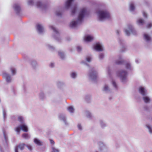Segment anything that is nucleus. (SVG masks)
I'll list each match as a JSON object with an SVG mask.
<instances>
[{
	"label": "nucleus",
	"instance_id": "obj_62",
	"mask_svg": "<svg viewBox=\"0 0 152 152\" xmlns=\"http://www.w3.org/2000/svg\"><path fill=\"white\" fill-rule=\"evenodd\" d=\"M66 40L68 41H69L71 40V38L69 37H66Z\"/></svg>",
	"mask_w": 152,
	"mask_h": 152
},
{
	"label": "nucleus",
	"instance_id": "obj_28",
	"mask_svg": "<svg viewBox=\"0 0 152 152\" xmlns=\"http://www.w3.org/2000/svg\"><path fill=\"white\" fill-rule=\"evenodd\" d=\"M74 0H67L65 4V8L68 9L71 6L72 2Z\"/></svg>",
	"mask_w": 152,
	"mask_h": 152
},
{
	"label": "nucleus",
	"instance_id": "obj_35",
	"mask_svg": "<svg viewBox=\"0 0 152 152\" xmlns=\"http://www.w3.org/2000/svg\"><path fill=\"white\" fill-rule=\"evenodd\" d=\"M145 126L148 129L149 133L152 134V126L150 124H146Z\"/></svg>",
	"mask_w": 152,
	"mask_h": 152
},
{
	"label": "nucleus",
	"instance_id": "obj_8",
	"mask_svg": "<svg viewBox=\"0 0 152 152\" xmlns=\"http://www.w3.org/2000/svg\"><path fill=\"white\" fill-rule=\"evenodd\" d=\"M12 7L16 14L18 15H20L22 11V9L20 5L18 3H15L13 5Z\"/></svg>",
	"mask_w": 152,
	"mask_h": 152
},
{
	"label": "nucleus",
	"instance_id": "obj_47",
	"mask_svg": "<svg viewBox=\"0 0 152 152\" xmlns=\"http://www.w3.org/2000/svg\"><path fill=\"white\" fill-rule=\"evenodd\" d=\"M3 116L4 119L5 120V118H6V111L4 109L3 110Z\"/></svg>",
	"mask_w": 152,
	"mask_h": 152
},
{
	"label": "nucleus",
	"instance_id": "obj_5",
	"mask_svg": "<svg viewBox=\"0 0 152 152\" xmlns=\"http://www.w3.org/2000/svg\"><path fill=\"white\" fill-rule=\"evenodd\" d=\"M124 31L126 35L127 36H129L131 33L134 35H137V31L134 28L133 26L130 24L127 25V28L124 29Z\"/></svg>",
	"mask_w": 152,
	"mask_h": 152
},
{
	"label": "nucleus",
	"instance_id": "obj_49",
	"mask_svg": "<svg viewBox=\"0 0 152 152\" xmlns=\"http://www.w3.org/2000/svg\"><path fill=\"white\" fill-rule=\"evenodd\" d=\"M56 15L58 16L61 17L62 16L61 13L60 11H56Z\"/></svg>",
	"mask_w": 152,
	"mask_h": 152
},
{
	"label": "nucleus",
	"instance_id": "obj_54",
	"mask_svg": "<svg viewBox=\"0 0 152 152\" xmlns=\"http://www.w3.org/2000/svg\"><path fill=\"white\" fill-rule=\"evenodd\" d=\"M77 50L79 52H80L82 50V48L80 46H78L77 47Z\"/></svg>",
	"mask_w": 152,
	"mask_h": 152
},
{
	"label": "nucleus",
	"instance_id": "obj_13",
	"mask_svg": "<svg viewBox=\"0 0 152 152\" xmlns=\"http://www.w3.org/2000/svg\"><path fill=\"white\" fill-rule=\"evenodd\" d=\"M142 99L144 103L146 104H149L151 101V98L148 94L142 96Z\"/></svg>",
	"mask_w": 152,
	"mask_h": 152
},
{
	"label": "nucleus",
	"instance_id": "obj_34",
	"mask_svg": "<svg viewBox=\"0 0 152 152\" xmlns=\"http://www.w3.org/2000/svg\"><path fill=\"white\" fill-rule=\"evenodd\" d=\"M18 120L21 123V124H25L24 119L22 116H19L18 118Z\"/></svg>",
	"mask_w": 152,
	"mask_h": 152
},
{
	"label": "nucleus",
	"instance_id": "obj_43",
	"mask_svg": "<svg viewBox=\"0 0 152 152\" xmlns=\"http://www.w3.org/2000/svg\"><path fill=\"white\" fill-rule=\"evenodd\" d=\"M22 136L23 138L25 139H28L30 138V136L27 133H23Z\"/></svg>",
	"mask_w": 152,
	"mask_h": 152
},
{
	"label": "nucleus",
	"instance_id": "obj_39",
	"mask_svg": "<svg viewBox=\"0 0 152 152\" xmlns=\"http://www.w3.org/2000/svg\"><path fill=\"white\" fill-rule=\"evenodd\" d=\"M86 116L87 118L90 119L91 118L93 117L91 114L90 112L88 111L86 112Z\"/></svg>",
	"mask_w": 152,
	"mask_h": 152
},
{
	"label": "nucleus",
	"instance_id": "obj_30",
	"mask_svg": "<svg viewBox=\"0 0 152 152\" xmlns=\"http://www.w3.org/2000/svg\"><path fill=\"white\" fill-rule=\"evenodd\" d=\"M58 54L61 60H64L65 59V56L64 52L61 51H59L58 52Z\"/></svg>",
	"mask_w": 152,
	"mask_h": 152
},
{
	"label": "nucleus",
	"instance_id": "obj_42",
	"mask_svg": "<svg viewBox=\"0 0 152 152\" xmlns=\"http://www.w3.org/2000/svg\"><path fill=\"white\" fill-rule=\"evenodd\" d=\"M104 57V53H100L99 55V60H102L103 59Z\"/></svg>",
	"mask_w": 152,
	"mask_h": 152
},
{
	"label": "nucleus",
	"instance_id": "obj_4",
	"mask_svg": "<svg viewBox=\"0 0 152 152\" xmlns=\"http://www.w3.org/2000/svg\"><path fill=\"white\" fill-rule=\"evenodd\" d=\"M88 76L89 80L94 82H96L98 77L97 70L94 67L91 68L89 71Z\"/></svg>",
	"mask_w": 152,
	"mask_h": 152
},
{
	"label": "nucleus",
	"instance_id": "obj_29",
	"mask_svg": "<svg viewBox=\"0 0 152 152\" xmlns=\"http://www.w3.org/2000/svg\"><path fill=\"white\" fill-rule=\"evenodd\" d=\"M145 23L144 19L141 18L138 19L137 20L136 23L137 24L140 26H142Z\"/></svg>",
	"mask_w": 152,
	"mask_h": 152
},
{
	"label": "nucleus",
	"instance_id": "obj_64",
	"mask_svg": "<svg viewBox=\"0 0 152 152\" xmlns=\"http://www.w3.org/2000/svg\"><path fill=\"white\" fill-rule=\"evenodd\" d=\"M23 88L24 89V91H26V86L24 85L23 86Z\"/></svg>",
	"mask_w": 152,
	"mask_h": 152
},
{
	"label": "nucleus",
	"instance_id": "obj_23",
	"mask_svg": "<svg viewBox=\"0 0 152 152\" xmlns=\"http://www.w3.org/2000/svg\"><path fill=\"white\" fill-rule=\"evenodd\" d=\"M124 65H125L126 69L128 71H131L133 70L132 67L130 62L129 61L126 62L125 61V63Z\"/></svg>",
	"mask_w": 152,
	"mask_h": 152
},
{
	"label": "nucleus",
	"instance_id": "obj_24",
	"mask_svg": "<svg viewBox=\"0 0 152 152\" xmlns=\"http://www.w3.org/2000/svg\"><path fill=\"white\" fill-rule=\"evenodd\" d=\"M34 142L38 146H42L43 145V142L37 138H34L33 140Z\"/></svg>",
	"mask_w": 152,
	"mask_h": 152
},
{
	"label": "nucleus",
	"instance_id": "obj_36",
	"mask_svg": "<svg viewBox=\"0 0 152 152\" xmlns=\"http://www.w3.org/2000/svg\"><path fill=\"white\" fill-rule=\"evenodd\" d=\"M77 75V74L76 72H72L71 73L70 76L71 77L74 79L76 78Z\"/></svg>",
	"mask_w": 152,
	"mask_h": 152
},
{
	"label": "nucleus",
	"instance_id": "obj_7",
	"mask_svg": "<svg viewBox=\"0 0 152 152\" xmlns=\"http://www.w3.org/2000/svg\"><path fill=\"white\" fill-rule=\"evenodd\" d=\"M4 140L0 143V150L1 152H4V148H6L7 146L8 138L4 132L3 133Z\"/></svg>",
	"mask_w": 152,
	"mask_h": 152
},
{
	"label": "nucleus",
	"instance_id": "obj_60",
	"mask_svg": "<svg viewBox=\"0 0 152 152\" xmlns=\"http://www.w3.org/2000/svg\"><path fill=\"white\" fill-rule=\"evenodd\" d=\"M49 140L50 144L52 145H54L55 143L54 141L53 140L50 139H49Z\"/></svg>",
	"mask_w": 152,
	"mask_h": 152
},
{
	"label": "nucleus",
	"instance_id": "obj_2",
	"mask_svg": "<svg viewBox=\"0 0 152 152\" xmlns=\"http://www.w3.org/2000/svg\"><path fill=\"white\" fill-rule=\"evenodd\" d=\"M97 13L99 21L102 22L104 20L111 19L110 13L107 10H100L97 11Z\"/></svg>",
	"mask_w": 152,
	"mask_h": 152
},
{
	"label": "nucleus",
	"instance_id": "obj_9",
	"mask_svg": "<svg viewBox=\"0 0 152 152\" xmlns=\"http://www.w3.org/2000/svg\"><path fill=\"white\" fill-rule=\"evenodd\" d=\"M118 41L121 47V51L123 52L126 50V46L125 41L120 37H118Z\"/></svg>",
	"mask_w": 152,
	"mask_h": 152
},
{
	"label": "nucleus",
	"instance_id": "obj_63",
	"mask_svg": "<svg viewBox=\"0 0 152 152\" xmlns=\"http://www.w3.org/2000/svg\"><path fill=\"white\" fill-rule=\"evenodd\" d=\"M108 73L109 75H110V70L109 69L108 70Z\"/></svg>",
	"mask_w": 152,
	"mask_h": 152
},
{
	"label": "nucleus",
	"instance_id": "obj_26",
	"mask_svg": "<svg viewBox=\"0 0 152 152\" xmlns=\"http://www.w3.org/2000/svg\"><path fill=\"white\" fill-rule=\"evenodd\" d=\"M20 129L24 132H27L28 131V128L27 126L25 124L20 125Z\"/></svg>",
	"mask_w": 152,
	"mask_h": 152
},
{
	"label": "nucleus",
	"instance_id": "obj_16",
	"mask_svg": "<svg viewBox=\"0 0 152 152\" xmlns=\"http://www.w3.org/2000/svg\"><path fill=\"white\" fill-rule=\"evenodd\" d=\"M125 60L123 59L121 56H120L119 57V59L116 60L115 61V63L117 65H124L125 62Z\"/></svg>",
	"mask_w": 152,
	"mask_h": 152
},
{
	"label": "nucleus",
	"instance_id": "obj_48",
	"mask_svg": "<svg viewBox=\"0 0 152 152\" xmlns=\"http://www.w3.org/2000/svg\"><path fill=\"white\" fill-rule=\"evenodd\" d=\"M51 148L52 150L51 152H59V150L54 147L52 146Z\"/></svg>",
	"mask_w": 152,
	"mask_h": 152
},
{
	"label": "nucleus",
	"instance_id": "obj_32",
	"mask_svg": "<svg viewBox=\"0 0 152 152\" xmlns=\"http://www.w3.org/2000/svg\"><path fill=\"white\" fill-rule=\"evenodd\" d=\"M77 9V6L76 4H75L72 7L71 12V14L74 15L76 13Z\"/></svg>",
	"mask_w": 152,
	"mask_h": 152
},
{
	"label": "nucleus",
	"instance_id": "obj_6",
	"mask_svg": "<svg viewBox=\"0 0 152 152\" xmlns=\"http://www.w3.org/2000/svg\"><path fill=\"white\" fill-rule=\"evenodd\" d=\"M50 28L53 30V31L55 33V34L53 35V38L57 41L59 42H61V39L60 37L59 32L53 26H51Z\"/></svg>",
	"mask_w": 152,
	"mask_h": 152
},
{
	"label": "nucleus",
	"instance_id": "obj_25",
	"mask_svg": "<svg viewBox=\"0 0 152 152\" xmlns=\"http://www.w3.org/2000/svg\"><path fill=\"white\" fill-rule=\"evenodd\" d=\"M30 64L32 67L34 69H36L38 66V64L36 61L34 60H31L30 61Z\"/></svg>",
	"mask_w": 152,
	"mask_h": 152
},
{
	"label": "nucleus",
	"instance_id": "obj_10",
	"mask_svg": "<svg viewBox=\"0 0 152 152\" xmlns=\"http://www.w3.org/2000/svg\"><path fill=\"white\" fill-rule=\"evenodd\" d=\"M99 149L101 152H107L108 150L105 145L102 142H99L98 143Z\"/></svg>",
	"mask_w": 152,
	"mask_h": 152
},
{
	"label": "nucleus",
	"instance_id": "obj_46",
	"mask_svg": "<svg viewBox=\"0 0 152 152\" xmlns=\"http://www.w3.org/2000/svg\"><path fill=\"white\" fill-rule=\"evenodd\" d=\"M34 2L33 0H30L28 2V5L33 6L34 5Z\"/></svg>",
	"mask_w": 152,
	"mask_h": 152
},
{
	"label": "nucleus",
	"instance_id": "obj_38",
	"mask_svg": "<svg viewBox=\"0 0 152 152\" xmlns=\"http://www.w3.org/2000/svg\"><path fill=\"white\" fill-rule=\"evenodd\" d=\"M67 110L71 113H73L74 111V109L72 106H69L67 108Z\"/></svg>",
	"mask_w": 152,
	"mask_h": 152
},
{
	"label": "nucleus",
	"instance_id": "obj_55",
	"mask_svg": "<svg viewBox=\"0 0 152 152\" xmlns=\"http://www.w3.org/2000/svg\"><path fill=\"white\" fill-rule=\"evenodd\" d=\"M55 66V64L54 63L51 62V63L50 65H49V66L51 68H53Z\"/></svg>",
	"mask_w": 152,
	"mask_h": 152
},
{
	"label": "nucleus",
	"instance_id": "obj_12",
	"mask_svg": "<svg viewBox=\"0 0 152 152\" xmlns=\"http://www.w3.org/2000/svg\"><path fill=\"white\" fill-rule=\"evenodd\" d=\"M2 76L7 83H10L11 82L12 78L11 75L9 74L6 72H4L3 73Z\"/></svg>",
	"mask_w": 152,
	"mask_h": 152
},
{
	"label": "nucleus",
	"instance_id": "obj_27",
	"mask_svg": "<svg viewBox=\"0 0 152 152\" xmlns=\"http://www.w3.org/2000/svg\"><path fill=\"white\" fill-rule=\"evenodd\" d=\"M135 9L134 3L132 2H131L129 4V10L131 12H134Z\"/></svg>",
	"mask_w": 152,
	"mask_h": 152
},
{
	"label": "nucleus",
	"instance_id": "obj_20",
	"mask_svg": "<svg viewBox=\"0 0 152 152\" xmlns=\"http://www.w3.org/2000/svg\"><path fill=\"white\" fill-rule=\"evenodd\" d=\"M37 29L39 34H42L44 31V28L43 26L39 24L37 25Z\"/></svg>",
	"mask_w": 152,
	"mask_h": 152
},
{
	"label": "nucleus",
	"instance_id": "obj_21",
	"mask_svg": "<svg viewBox=\"0 0 152 152\" xmlns=\"http://www.w3.org/2000/svg\"><path fill=\"white\" fill-rule=\"evenodd\" d=\"M94 39V37L93 36L89 35H86L84 38V41L86 42H89L91 41Z\"/></svg>",
	"mask_w": 152,
	"mask_h": 152
},
{
	"label": "nucleus",
	"instance_id": "obj_41",
	"mask_svg": "<svg viewBox=\"0 0 152 152\" xmlns=\"http://www.w3.org/2000/svg\"><path fill=\"white\" fill-rule=\"evenodd\" d=\"M143 109L146 112H149L150 111L149 107L147 105H145L143 107Z\"/></svg>",
	"mask_w": 152,
	"mask_h": 152
},
{
	"label": "nucleus",
	"instance_id": "obj_61",
	"mask_svg": "<svg viewBox=\"0 0 152 152\" xmlns=\"http://www.w3.org/2000/svg\"><path fill=\"white\" fill-rule=\"evenodd\" d=\"M152 26V24L151 23H150L148 24L147 26V27L148 28H150Z\"/></svg>",
	"mask_w": 152,
	"mask_h": 152
},
{
	"label": "nucleus",
	"instance_id": "obj_33",
	"mask_svg": "<svg viewBox=\"0 0 152 152\" xmlns=\"http://www.w3.org/2000/svg\"><path fill=\"white\" fill-rule=\"evenodd\" d=\"M99 122L100 123V126L102 128H104V127H106L107 126L106 124L103 120H99Z\"/></svg>",
	"mask_w": 152,
	"mask_h": 152
},
{
	"label": "nucleus",
	"instance_id": "obj_40",
	"mask_svg": "<svg viewBox=\"0 0 152 152\" xmlns=\"http://www.w3.org/2000/svg\"><path fill=\"white\" fill-rule=\"evenodd\" d=\"M65 83L63 81H58L57 83V85L59 87H60L61 86L65 85Z\"/></svg>",
	"mask_w": 152,
	"mask_h": 152
},
{
	"label": "nucleus",
	"instance_id": "obj_52",
	"mask_svg": "<svg viewBox=\"0 0 152 152\" xmlns=\"http://www.w3.org/2000/svg\"><path fill=\"white\" fill-rule=\"evenodd\" d=\"M25 146H26L29 149L30 151H31L32 150V146L30 145H26Z\"/></svg>",
	"mask_w": 152,
	"mask_h": 152
},
{
	"label": "nucleus",
	"instance_id": "obj_14",
	"mask_svg": "<svg viewBox=\"0 0 152 152\" xmlns=\"http://www.w3.org/2000/svg\"><path fill=\"white\" fill-rule=\"evenodd\" d=\"M94 49L98 51H102L104 50L103 45L99 42L96 44L94 46Z\"/></svg>",
	"mask_w": 152,
	"mask_h": 152
},
{
	"label": "nucleus",
	"instance_id": "obj_53",
	"mask_svg": "<svg viewBox=\"0 0 152 152\" xmlns=\"http://www.w3.org/2000/svg\"><path fill=\"white\" fill-rule=\"evenodd\" d=\"M20 125L19 126H18L16 127V128L15 129V131L17 132L18 133H19L20 132Z\"/></svg>",
	"mask_w": 152,
	"mask_h": 152
},
{
	"label": "nucleus",
	"instance_id": "obj_18",
	"mask_svg": "<svg viewBox=\"0 0 152 152\" xmlns=\"http://www.w3.org/2000/svg\"><path fill=\"white\" fill-rule=\"evenodd\" d=\"M143 36L144 39L147 43H149L152 42V39L150 35L145 33Z\"/></svg>",
	"mask_w": 152,
	"mask_h": 152
},
{
	"label": "nucleus",
	"instance_id": "obj_22",
	"mask_svg": "<svg viewBox=\"0 0 152 152\" xmlns=\"http://www.w3.org/2000/svg\"><path fill=\"white\" fill-rule=\"evenodd\" d=\"M36 5L37 7L42 9H45L47 7V6L46 5L42 3L40 1H37Z\"/></svg>",
	"mask_w": 152,
	"mask_h": 152
},
{
	"label": "nucleus",
	"instance_id": "obj_56",
	"mask_svg": "<svg viewBox=\"0 0 152 152\" xmlns=\"http://www.w3.org/2000/svg\"><path fill=\"white\" fill-rule=\"evenodd\" d=\"M142 13L144 17L147 18H148V15L147 13L144 11H143Z\"/></svg>",
	"mask_w": 152,
	"mask_h": 152
},
{
	"label": "nucleus",
	"instance_id": "obj_58",
	"mask_svg": "<svg viewBox=\"0 0 152 152\" xmlns=\"http://www.w3.org/2000/svg\"><path fill=\"white\" fill-rule=\"evenodd\" d=\"M91 58L90 57H88L86 58V61L89 62H91Z\"/></svg>",
	"mask_w": 152,
	"mask_h": 152
},
{
	"label": "nucleus",
	"instance_id": "obj_11",
	"mask_svg": "<svg viewBox=\"0 0 152 152\" xmlns=\"http://www.w3.org/2000/svg\"><path fill=\"white\" fill-rule=\"evenodd\" d=\"M138 91L142 96L148 94L147 89L143 86H140L139 87Z\"/></svg>",
	"mask_w": 152,
	"mask_h": 152
},
{
	"label": "nucleus",
	"instance_id": "obj_57",
	"mask_svg": "<svg viewBox=\"0 0 152 152\" xmlns=\"http://www.w3.org/2000/svg\"><path fill=\"white\" fill-rule=\"evenodd\" d=\"M81 63L85 65H86L88 66H89V64L86 63V61H82L81 62Z\"/></svg>",
	"mask_w": 152,
	"mask_h": 152
},
{
	"label": "nucleus",
	"instance_id": "obj_15",
	"mask_svg": "<svg viewBox=\"0 0 152 152\" xmlns=\"http://www.w3.org/2000/svg\"><path fill=\"white\" fill-rule=\"evenodd\" d=\"M58 118L60 120L64 122L65 125L66 126L68 125L69 123L66 120V118L65 115L61 114L59 115Z\"/></svg>",
	"mask_w": 152,
	"mask_h": 152
},
{
	"label": "nucleus",
	"instance_id": "obj_37",
	"mask_svg": "<svg viewBox=\"0 0 152 152\" xmlns=\"http://www.w3.org/2000/svg\"><path fill=\"white\" fill-rule=\"evenodd\" d=\"M39 95L40 99L42 100H43L45 98V96L44 93L42 91L40 93Z\"/></svg>",
	"mask_w": 152,
	"mask_h": 152
},
{
	"label": "nucleus",
	"instance_id": "obj_50",
	"mask_svg": "<svg viewBox=\"0 0 152 152\" xmlns=\"http://www.w3.org/2000/svg\"><path fill=\"white\" fill-rule=\"evenodd\" d=\"M112 85L115 88L117 89V86L114 80H113L112 81Z\"/></svg>",
	"mask_w": 152,
	"mask_h": 152
},
{
	"label": "nucleus",
	"instance_id": "obj_51",
	"mask_svg": "<svg viewBox=\"0 0 152 152\" xmlns=\"http://www.w3.org/2000/svg\"><path fill=\"white\" fill-rule=\"evenodd\" d=\"M77 127L78 129L80 130H82L83 129V127L81 125V124H78L77 126Z\"/></svg>",
	"mask_w": 152,
	"mask_h": 152
},
{
	"label": "nucleus",
	"instance_id": "obj_44",
	"mask_svg": "<svg viewBox=\"0 0 152 152\" xmlns=\"http://www.w3.org/2000/svg\"><path fill=\"white\" fill-rule=\"evenodd\" d=\"M10 70L12 75H14L15 74L16 70L15 68L11 67L10 68Z\"/></svg>",
	"mask_w": 152,
	"mask_h": 152
},
{
	"label": "nucleus",
	"instance_id": "obj_1",
	"mask_svg": "<svg viewBox=\"0 0 152 152\" xmlns=\"http://www.w3.org/2000/svg\"><path fill=\"white\" fill-rule=\"evenodd\" d=\"M88 14L86 8H83L81 9L79 12L77 19L71 22L70 27L72 28L77 27L81 24L84 18L88 15Z\"/></svg>",
	"mask_w": 152,
	"mask_h": 152
},
{
	"label": "nucleus",
	"instance_id": "obj_3",
	"mask_svg": "<svg viewBox=\"0 0 152 152\" xmlns=\"http://www.w3.org/2000/svg\"><path fill=\"white\" fill-rule=\"evenodd\" d=\"M128 74L127 71L124 69H121L117 72V76L120 78L123 83H125L127 81Z\"/></svg>",
	"mask_w": 152,
	"mask_h": 152
},
{
	"label": "nucleus",
	"instance_id": "obj_59",
	"mask_svg": "<svg viewBox=\"0 0 152 152\" xmlns=\"http://www.w3.org/2000/svg\"><path fill=\"white\" fill-rule=\"evenodd\" d=\"M116 33L119 36L120 35L121 31L119 30H117L116 31Z\"/></svg>",
	"mask_w": 152,
	"mask_h": 152
},
{
	"label": "nucleus",
	"instance_id": "obj_45",
	"mask_svg": "<svg viewBox=\"0 0 152 152\" xmlns=\"http://www.w3.org/2000/svg\"><path fill=\"white\" fill-rule=\"evenodd\" d=\"M47 46L48 47V48L49 49H50L51 51H54L55 49V48L54 47L52 46H51V45H50L48 44L47 45Z\"/></svg>",
	"mask_w": 152,
	"mask_h": 152
},
{
	"label": "nucleus",
	"instance_id": "obj_31",
	"mask_svg": "<svg viewBox=\"0 0 152 152\" xmlns=\"http://www.w3.org/2000/svg\"><path fill=\"white\" fill-rule=\"evenodd\" d=\"M91 96L90 95H86L85 96V101L87 103H90L91 102Z\"/></svg>",
	"mask_w": 152,
	"mask_h": 152
},
{
	"label": "nucleus",
	"instance_id": "obj_19",
	"mask_svg": "<svg viewBox=\"0 0 152 152\" xmlns=\"http://www.w3.org/2000/svg\"><path fill=\"white\" fill-rule=\"evenodd\" d=\"M102 91L106 94H109L111 92V90L107 84H105L102 88Z\"/></svg>",
	"mask_w": 152,
	"mask_h": 152
},
{
	"label": "nucleus",
	"instance_id": "obj_17",
	"mask_svg": "<svg viewBox=\"0 0 152 152\" xmlns=\"http://www.w3.org/2000/svg\"><path fill=\"white\" fill-rule=\"evenodd\" d=\"M26 144L24 143H20L18 145H16L15 148V152H18V149H20L22 151L24 149Z\"/></svg>",
	"mask_w": 152,
	"mask_h": 152
}]
</instances>
